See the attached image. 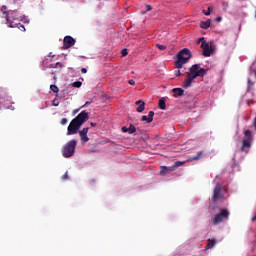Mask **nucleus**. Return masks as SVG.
<instances>
[{"mask_svg": "<svg viewBox=\"0 0 256 256\" xmlns=\"http://www.w3.org/2000/svg\"><path fill=\"white\" fill-rule=\"evenodd\" d=\"M88 105H91V102L87 101L82 107H87Z\"/></svg>", "mask_w": 256, "mask_h": 256, "instance_id": "nucleus-43", "label": "nucleus"}, {"mask_svg": "<svg viewBox=\"0 0 256 256\" xmlns=\"http://www.w3.org/2000/svg\"><path fill=\"white\" fill-rule=\"evenodd\" d=\"M203 41H206V40H205V37H200V38L198 39V43H201V42L203 43Z\"/></svg>", "mask_w": 256, "mask_h": 256, "instance_id": "nucleus-39", "label": "nucleus"}, {"mask_svg": "<svg viewBox=\"0 0 256 256\" xmlns=\"http://www.w3.org/2000/svg\"><path fill=\"white\" fill-rule=\"evenodd\" d=\"M81 73H83V74L87 73V68H82Z\"/></svg>", "mask_w": 256, "mask_h": 256, "instance_id": "nucleus-42", "label": "nucleus"}, {"mask_svg": "<svg viewBox=\"0 0 256 256\" xmlns=\"http://www.w3.org/2000/svg\"><path fill=\"white\" fill-rule=\"evenodd\" d=\"M153 7L149 4H146V11H142L141 14L145 15L148 11H152Z\"/></svg>", "mask_w": 256, "mask_h": 256, "instance_id": "nucleus-26", "label": "nucleus"}, {"mask_svg": "<svg viewBox=\"0 0 256 256\" xmlns=\"http://www.w3.org/2000/svg\"><path fill=\"white\" fill-rule=\"evenodd\" d=\"M217 245V240L216 239H208V244L205 246L206 250L213 249Z\"/></svg>", "mask_w": 256, "mask_h": 256, "instance_id": "nucleus-15", "label": "nucleus"}, {"mask_svg": "<svg viewBox=\"0 0 256 256\" xmlns=\"http://www.w3.org/2000/svg\"><path fill=\"white\" fill-rule=\"evenodd\" d=\"M141 121H145L146 123H153V120H151V118H149V116H142Z\"/></svg>", "mask_w": 256, "mask_h": 256, "instance_id": "nucleus-23", "label": "nucleus"}, {"mask_svg": "<svg viewBox=\"0 0 256 256\" xmlns=\"http://www.w3.org/2000/svg\"><path fill=\"white\" fill-rule=\"evenodd\" d=\"M225 219H229V212L227 209H222L220 213H218L212 220L213 225H219L225 221Z\"/></svg>", "mask_w": 256, "mask_h": 256, "instance_id": "nucleus-7", "label": "nucleus"}, {"mask_svg": "<svg viewBox=\"0 0 256 256\" xmlns=\"http://www.w3.org/2000/svg\"><path fill=\"white\" fill-rule=\"evenodd\" d=\"M222 20H223L222 17H217V18H216V21H218V22H219V21H222Z\"/></svg>", "mask_w": 256, "mask_h": 256, "instance_id": "nucleus-47", "label": "nucleus"}, {"mask_svg": "<svg viewBox=\"0 0 256 256\" xmlns=\"http://www.w3.org/2000/svg\"><path fill=\"white\" fill-rule=\"evenodd\" d=\"M48 59L46 58L44 60V65H46V67H48L49 69H58V71H61V69H63V63L61 62H57L55 64H48Z\"/></svg>", "mask_w": 256, "mask_h": 256, "instance_id": "nucleus-13", "label": "nucleus"}, {"mask_svg": "<svg viewBox=\"0 0 256 256\" xmlns=\"http://www.w3.org/2000/svg\"><path fill=\"white\" fill-rule=\"evenodd\" d=\"M62 179L65 181V179H69V174L67 172L62 176Z\"/></svg>", "mask_w": 256, "mask_h": 256, "instance_id": "nucleus-37", "label": "nucleus"}, {"mask_svg": "<svg viewBox=\"0 0 256 256\" xmlns=\"http://www.w3.org/2000/svg\"><path fill=\"white\" fill-rule=\"evenodd\" d=\"M200 27L201 29H209L211 27V20L202 21Z\"/></svg>", "mask_w": 256, "mask_h": 256, "instance_id": "nucleus-17", "label": "nucleus"}, {"mask_svg": "<svg viewBox=\"0 0 256 256\" xmlns=\"http://www.w3.org/2000/svg\"><path fill=\"white\" fill-rule=\"evenodd\" d=\"M223 197L224 195H223V189H222L221 183L217 182L213 192V200L219 201L223 199Z\"/></svg>", "mask_w": 256, "mask_h": 256, "instance_id": "nucleus-10", "label": "nucleus"}, {"mask_svg": "<svg viewBox=\"0 0 256 256\" xmlns=\"http://www.w3.org/2000/svg\"><path fill=\"white\" fill-rule=\"evenodd\" d=\"M253 126H254L255 129H256V116H255L254 121H253Z\"/></svg>", "mask_w": 256, "mask_h": 256, "instance_id": "nucleus-46", "label": "nucleus"}, {"mask_svg": "<svg viewBox=\"0 0 256 256\" xmlns=\"http://www.w3.org/2000/svg\"><path fill=\"white\" fill-rule=\"evenodd\" d=\"M89 133V127L83 128L82 130L79 131L81 143L85 145V143H88L89 141V136L87 134Z\"/></svg>", "mask_w": 256, "mask_h": 256, "instance_id": "nucleus-11", "label": "nucleus"}, {"mask_svg": "<svg viewBox=\"0 0 256 256\" xmlns=\"http://www.w3.org/2000/svg\"><path fill=\"white\" fill-rule=\"evenodd\" d=\"M172 91L174 93V97H181V95L185 93V90H183V88H174Z\"/></svg>", "mask_w": 256, "mask_h": 256, "instance_id": "nucleus-16", "label": "nucleus"}, {"mask_svg": "<svg viewBox=\"0 0 256 256\" xmlns=\"http://www.w3.org/2000/svg\"><path fill=\"white\" fill-rule=\"evenodd\" d=\"M122 133H129V128L127 126H123Z\"/></svg>", "mask_w": 256, "mask_h": 256, "instance_id": "nucleus-33", "label": "nucleus"}, {"mask_svg": "<svg viewBox=\"0 0 256 256\" xmlns=\"http://www.w3.org/2000/svg\"><path fill=\"white\" fill-rule=\"evenodd\" d=\"M234 159H237V152H235L234 154Z\"/></svg>", "mask_w": 256, "mask_h": 256, "instance_id": "nucleus-50", "label": "nucleus"}, {"mask_svg": "<svg viewBox=\"0 0 256 256\" xmlns=\"http://www.w3.org/2000/svg\"><path fill=\"white\" fill-rule=\"evenodd\" d=\"M53 79H57V77H56V76H54V77H53Z\"/></svg>", "mask_w": 256, "mask_h": 256, "instance_id": "nucleus-54", "label": "nucleus"}, {"mask_svg": "<svg viewBox=\"0 0 256 256\" xmlns=\"http://www.w3.org/2000/svg\"><path fill=\"white\" fill-rule=\"evenodd\" d=\"M128 83H129V85H135V80L130 79V80L128 81Z\"/></svg>", "mask_w": 256, "mask_h": 256, "instance_id": "nucleus-40", "label": "nucleus"}, {"mask_svg": "<svg viewBox=\"0 0 256 256\" xmlns=\"http://www.w3.org/2000/svg\"><path fill=\"white\" fill-rule=\"evenodd\" d=\"M253 85H255V83H253V81H251V79H248V88H247L248 93H249V91H251V87H253Z\"/></svg>", "mask_w": 256, "mask_h": 256, "instance_id": "nucleus-27", "label": "nucleus"}, {"mask_svg": "<svg viewBox=\"0 0 256 256\" xmlns=\"http://www.w3.org/2000/svg\"><path fill=\"white\" fill-rule=\"evenodd\" d=\"M83 83L81 81H76L72 83V87H76V89H79Z\"/></svg>", "mask_w": 256, "mask_h": 256, "instance_id": "nucleus-25", "label": "nucleus"}, {"mask_svg": "<svg viewBox=\"0 0 256 256\" xmlns=\"http://www.w3.org/2000/svg\"><path fill=\"white\" fill-rule=\"evenodd\" d=\"M77 148V140L72 139L68 141L62 148V155L65 159L73 157L75 155V149Z\"/></svg>", "mask_w": 256, "mask_h": 256, "instance_id": "nucleus-6", "label": "nucleus"}, {"mask_svg": "<svg viewBox=\"0 0 256 256\" xmlns=\"http://www.w3.org/2000/svg\"><path fill=\"white\" fill-rule=\"evenodd\" d=\"M158 107H159V109H161L162 111H165V109H167V106H166V104H165V99L161 98V99L159 100Z\"/></svg>", "mask_w": 256, "mask_h": 256, "instance_id": "nucleus-18", "label": "nucleus"}, {"mask_svg": "<svg viewBox=\"0 0 256 256\" xmlns=\"http://www.w3.org/2000/svg\"><path fill=\"white\" fill-rule=\"evenodd\" d=\"M251 103H253V101L248 102V105H251Z\"/></svg>", "mask_w": 256, "mask_h": 256, "instance_id": "nucleus-52", "label": "nucleus"}, {"mask_svg": "<svg viewBox=\"0 0 256 256\" xmlns=\"http://www.w3.org/2000/svg\"><path fill=\"white\" fill-rule=\"evenodd\" d=\"M50 91H53V93H59V87H57L55 84H51Z\"/></svg>", "mask_w": 256, "mask_h": 256, "instance_id": "nucleus-22", "label": "nucleus"}, {"mask_svg": "<svg viewBox=\"0 0 256 256\" xmlns=\"http://www.w3.org/2000/svg\"><path fill=\"white\" fill-rule=\"evenodd\" d=\"M183 165H185V161H176L173 166H169V167L162 166L160 175H162V176L167 175V173H171L172 171H175V169H177V167H181Z\"/></svg>", "mask_w": 256, "mask_h": 256, "instance_id": "nucleus-8", "label": "nucleus"}, {"mask_svg": "<svg viewBox=\"0 0 256 256\" xmlns=\"http://www.w3.org/2000/svg\"><path fill=\"white\" fill-rule=\"evenodd\" d=\"M232 171H239V165L234 164V165L232 166Z\"/></svg>", "mask_w": 256, "mask_h": 256, "instance_id": "nucleus-35", "label": "nucleus"}, {"mask_svg": "<svg viewBox=\"0 0 256 256\" xmlns=\"http://www.w3.org/2000/svg\"><path fill=\"white\" fill-rule=\"evenodd\" d=\"M205 75H207V69L201 68L199 64L192 65L187 72L188 78L183 82L182 87L184 89H189L197 77H205Z\"/></svg>", "mask_w": 256, "mask_h": 256, "instance_id": "nucleus-2", "label": "nucleus"}, {"mask_svg": "<svg viewBox=\"0 0 256 256\" xmlns=\"http://www.w3.org/2000/svg\"><path fill=\"white\" fill-rule=\"evenodd\" d=\"M189 59H191V50L188 48L180 50L175 61L176 69H182L185 63L189 62Z\"/></svg>", "mask_w": 256, "mask_h": 256, "instance_id": "nucleus-5", "label": "nucleus"}, {"mask_svg": "<svg viewBox=\"0 0 256 256\" xmlns=\"http://www.w3.org/2000/svg\"><path fill=\"white\" fill-rule=\"evenodd\" d=\"M223 7H225L227 9V7H229V3L223 2Z\"/></svg>", "mask_w": 256, "mask_h": 256, "instance_id": "nucleus-41", "label": "nucleus"}, {"mask_svg": "<svg viewBox=\"0 0 256 256\" xmlns=\"http://www.w3.org/2000/svg\"><path fill=\"white\" fill-rule=\"evenodd\" d=\"M153 117H155V112L154 111H150L148 113V118L153 121Z\"/></svg>", "mask_w": 256, "mask_h": 256, "instance_id": "nucleus-30", "label": "nucleus"}, {"mask_svg": "<svg viewBox=\"0 0 256 256\" xmlns=\"http://www.w3.org/2000/svg\"><path fill=\"white\" fill-rule=\"evenodd\" d=\"M156 46L158 47V49L160 51H165L167 49V46L163 45V44H156Z\"/></svg>", "mask_w": 256, "mask_h": 256, "instance_id": "nucleus-28", "label": "nucleus"}, {"mask_svg": "<svg viewBox=\"0 0 256 256\" xmlns=\"http://www.w3.org/2000/svg\"><path fill=\"white\" fill-rule=\"evenodd\" d=\"M67 122H68L67 118H62L60 123L61 125H67Z\"/></svg>", "mask_w": 256, "mask_h": 256, "instance_id": "nucleus-34", "label": "nucleus"}, {"mask_svg": "<svg viewBox=\"0 0 256 256\" xmlns=\"http://www.w3.org/2000/svg\"><path fill=\"white\" fill-rule=\"evenodd\" d=\"M135 104L138 105L136 108L137 113H143L145 111V102L143 100H138Z\"/></svg>", "mask_w": 256, "mask_h": 256, "instance_id": "nucleus-14", "label": "nucleus"}, {"mask_svg": "<svg viewBox=\"0 0 256 256\" xmlns=\"http://www.w3.org/2000/svg\"><path fill=\"white\" fill-rule=\"evenodd\" d=\"M13 1V3H17V1H21V0H12Z\"/></svg>", "mask_w": 256, "mask_h": 256, "instance_id": "nucleus-51", "label": "nucleus"}, {"mask_svg": "<svg viewBox=\"0 0 256 256\" xmlns=\"http://www.w3.org/2000/svg\"><path fill=\"white\" fill-rule=\"evenodd\" d=\"M4 103H5V99L0 98V109H1L2 107H4V109H12V111H13V109H15L13 106L7 107Z\"/></svg>", "mask_w": 256, "mask_h": 256, "instance_id": "nucleus-19", "label": "nucleus"}, {"mask_svg": "<svg viewBox=\"0 0 256 256\" xmlns=\"http://www.w3.org/2000/svg\"><path fill=\"white\" fill-rule=\"evenodd\" d=\"M127 55V49L122 50V57H125Z\"/></svg>", "mask_w": 256, "mask_h": 256, "instance_id": "nucleus-38", "label": "nucleus"}, {"mask_svg": "<svg viewBox=\"0 0 256 256\" xmlns=\"http://www.w3.org/2000/svg\"><path fill=\"white\" fill-rule=\"evenodd\" d=\"M248 237H256V233L253 230H249Z\"/></svg>", "mask_w": 256, "mask_h": 256, "instance_id": "nucleus-32", "label": "nucleus"}, {"mask_svg": "<svg viewBox=\"0 0 256 256\" xmlns=\"http://www.w3.org/2000/svg\"><path fill=\"white\" fill-rule=\"evenodd\" d=\"M180 75H181V71L180 70L176 71V77H179Z\"/></svg>", "mask_w": 256, "mask_h": 256, "instance_id": "nucleus-44", "label": "nucleus"}, {"mask_svg": "<svg viewBox=\"0 0 256 256\" xmlns=\"http://www.w3.org/2000/svg\"><path fill=\"white\" fill-rule=\"evenodd\" d=\"M75 45V40L71 36H66L63 42V49H69Z\"/></svg>", "mask_w": 256, "mask_h": 256, "instance_id": "nucleus-12", "label": "nucleus"}, {"mask_svg": "<svg viewBox=\"0 0 256 256\" xmlns=\"http://www.w3.org/2000/svg\"><path fill=\"white\" fill-rule=\"evenodd\" d=\"M52 105L54 107H59V101L57 100V98H55L53 101H52Z\"/></svg>", "mask_w": 256, "mask_h": 256, "instance_id": "nucleus-31", "label": "nucleus"}, {"mask_svg": "<svg viewBox=\"0 0 256 256\" xmlns=\"http://www.w3.org/2000/svg\"><path fill=\"white\" fill-rule=\"evenodd\" d=\"M20 31H25V26L21 24V22H18V26H16Z\"/></svg>", "mask_w": 256, "mask_h": 256, "instance_id": "nucleus-29", "label": "nucleus"}, {"mask_svg": "<svg viewBox=\"0 0 256 256\" xmlns=\"http://www.w3.org/2000/svg\"><path fill=\"white\" fill-rule=\"evenodd\" d=\"M253 141H255L253 132L251 130H244L240 145L241 153H249V150L253 145Z\"/></svg>", "mask_w": 256, "mask_h": 256, "instance_id": "nucleus-4", "label": "nucleus"}, {"mask_svg": "<svg viewBox=\"0 0 256 256\" xmlns=\"http://www.w3.org/2000/svg\"><path fill=\"white\" fill-rule=\"evenodd\" d=\"M89 121V112L83 110L80 114H78L69 124L67 135H75L79 129H81V125Z\"/></svg>", "mask_w": 256, "mask_h": 256, "instance_id": "nucleus-3", "label": "nucleus"}, {"mask_svg": "<svg viewBox=\"0 0 256 256\" xmlns=\"http://www.w3.org/2000/svg\"><path fill=\"white\" fill-rule=\"evenodd\" d=\"M76 113H79V109L73 111V115H75Z\"/></svg>", "mask_w": 256, "mask_h": 256, "instance_id": "nucleus-49", "label": "nucleus"}, {"mask_svg": "<svg viewBox=\"0 0 256 256\" xmlns=\"http://www.w3.org/2000/svg\"><path fill=\"white\" fill-rule=\"evenodd\" d=\"M216 179H219V176H216Z\"/></svg>", "mask_w": 256, "mask_h": 256, "instance_id": "nucleus-55", "label": "nucleus"}, {"mask_svg": "<svg viewBox=\"0 0 256 256\" xmlns=\"http://www.w3.org/2000/svg\"><path fill=\"white\" fill-rule=\"evenodd\" d=\"M203 13H204V15H211V11L209 9L203 10Z\"/></svg>", "mask_w": 256, "mask_h": 256, "instance_id": "nucleus-36", "label": "nucleus"}, {"mask_svg": "<svg viewBox=\"0 0 256 256\" xmlns=\"http://www.w3.org/2000/svg\"><path fill=\"white\" fill-rule=\"evenodd\" d=\"M201 155H203V152L199 151V152H197L196 156L191 158V160L197 161L198 159H200Z\"/></svg>", "mask_w": 256, "mask_h": 256, "instance_id": "nucleus-24", "label": "nucleus"}, {"mask_svg": "<svg viewBox=\"0 0 256 256\" xmlns=\"http://www.w3.org/2000/svg\"><path fill=\"white\" fill-rule=\"evenodd\" d=\"M90 125H91V127H96L97 126V124L93 123V122H91Z\"/></svg>", "mask_w": 256, "mask_h": 256, "instance_id": "nucleus-48", "label": "nucleus"}, {"mask_svg": "<svg viewBox=\"0 0 256 256\" xmlns=\"http://www.w3.org/2000/svg\"><path fill=\"white\" fill-rule=\"evenodd\" d=\"M48 57H55V56H51V53H50V55Z\"/></svg>", "mask_w": 256, "mask_h": 256, "instance_id": "nucleus-53", "label": "nucleus"}, {"mask_svg": "<svg viewBox=\"0 0 256 256\" xmlns=\"http://www.w3.org/2000/svg\"><path fill=\"white\" fill-rule=\"evenodd\" d=\"M136 131H137V128H135V125L130 124V126H129V128H128V133H129L130 135H133V133H136Z\"/></svg>", "mask_w": 256, "mask_h": 256, "instance_id": "nucleus-20", "label": "nucleus"}, {"mask_svg": "<svg viewBox=\"0 0 256 256\" xmlns=\"http://www.w3.org/2000/svg\"><path fill=\"white\" fill-rule=\"evenodd\" d=\"M1 12L6 19V25L11 29L19 27V23H29V18L19 12V10H9L7 12V6H2Z\"/></svg>", "mask_w": 256, "mask_h": 256, "instance_id": "nucleus-1", "label": "nucleus"}, {"mask_svg": "<svg viewBox=\"0 0 256 256\" xmlns=\"http://www.w3.org/2000/svg\"><path fill=\"white\" fill-rule=\"evenodd\" d=\"M252 221H256V212H254V215L252 217Z\"/></svg>", "mask_w": 256, "mask_h": 256, "instance_id": "nucleus-45", "label": "nucleus"}, {"mask_svg": "<svg viewBox=\"0 0 256 256\" xmlns=\"http://www.w3.org/2000/svg\"><path fill=\"white\" fill-rule=\"evenodd\" d=\"M250 75H252L253 77H256V66H255V63H253L252 66L250 67Z\"/></svg>", "mask_w": 256, "mask_h": 256, "instance_id": "nucleus-21", "label": "nucleus"}, {"mask_svg": "<svg viewBox=\"0 0 256 256\" xmlns=\"http://www.w3.org/2000/svg\"><path fill=\"white\" fill-rule=\"evenodd\" d=\"M201 49L203 51L204 57H211L213 51H215V49L213 48V45L207 41L202 42Z\"/></svg>", "mask_w": 256, "mask_h": 256, "instance_id": "nucleus-9", "label": "nucleus"}]
</instances>
